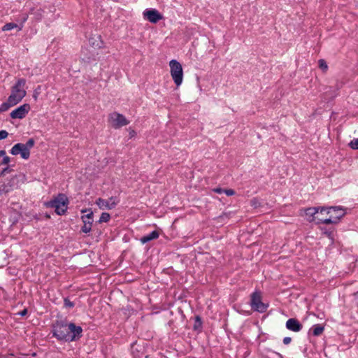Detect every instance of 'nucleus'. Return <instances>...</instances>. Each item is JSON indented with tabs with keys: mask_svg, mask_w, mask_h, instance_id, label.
<instances>
[{
	"mask_svg": "<svg viewBox=\"0 0 358 358\" xmlns=\"http://www.w3.org/2000/svg\"><path fill=\"white\" fill-rule=\"evenodd\" d=\"M213 191L214 192H216V193H218V194H222V193H224V189H222V188H215L213 189Z\"/></svg>",
	"mask_w": 358,
	"mask_h": 358,
	"instance_id": "cd10ccee",
	"label": "nucleus"
},
{
	"mask_svg": "<svg viewBox=\"0 0 358 358\" xmlns=\"http://www.w3.org/2000/svg\"><path fill=\"white\" fill-rule=\"evenodd\" d=\"M34 98L35 99H37V94H34Z\"/></svg>",
	"mask_w": 358,
	"mask_h": 358,
	"instance_id": "473e14b6",
	"label": "nucleus"
},
{
	"mask_svg": "<svg viewBox=\"0 0 358 358\" xmlns=\"http://www.w3.org/2000/svg\"><path fill=\"white\" fill-rule=\"evenodd\" d=\"M26 313H27V310H22V311L20 313V315L23 316V315H26Z\"/></svg>",
	"mask_w": 358,
	"mask_h": 358,
	"instance_id": "7c9ffc66",
	"label": "nucleus"
},
{
	"mask_svg": "<svg viewBox=\"0 0 358 358\" xmlns=\"http://www.w3.org/2000/svg\"><path fill=\"white\" fill-rule=\"evenodd\" d=\"M252 205H253V206H255V205H256V203H255V200H252Z\"/></svg>",
	"mask_w": 358,
	"mask_h": 358,
	"instance_id": "72a5a7b5",
	"label": "nucleus"
},
{
	"mask_svg": "<svg viewBox=\"0 0 358 358\" xmlns=\"http://www.w3.org/2000/svg\"><path fill=\"white\" fill-rule=\"evenodd\" d=\"M30 106L28 103H24L13 110L10 116L13 119H22L24 118L30 110Z\"/></svg>",
	"mask_w": 358,
	"mask_h": 358,
	"instance_id": "f8f14e48",
	"label": "nucleus"
},
{
	"mask_svg": "<svg viewBox=\"0 0 358 358\" xmlns=\"http://www.w3.org/2000/svg\"><path fill=\"white\" fill-rule=\"evenodd\" d=\"M82 213L88 212L87 215L82 216V220L83 222V226L82 227V231L87 234L91 231L92 224L93 212L90 209L82 210Z\"/></svg>",
	"mask_w": 358,
	"mask_h": 358,
	"instance_id": "9b49d317",
	"label": "nucleus"
},
{
	"mask_svg": "<svg viewBox=\"0 0 358 358\" xmlns=\"http://www.w3.org/2000/svg\"><path fill=\"white\" fill-rule=\"evenodd\" d=\"M10 162V157L8 156H4L1 164L6 165Z\"/></svg>",
	"mask_w": 358,
	"mask_h": 358,
	"instance_id": "393cba45",
	"label": "nucleus"
},
{
	"mask_svg": "<svg viewBox=\"0 0 358 358\" xmlns=\"http://www.w3.org/2000/svg\"><path fill=\"white\" fill-rule=\"evenodd\" d=\"M143 15L144 18L151 23H157L163 19V15L155 8L145 9Z\"/></svg>",
	"mask_w": 358,
	"mask_h": 358,
	"instance_id": "9d476101",
	"label": "nucleus"
},
{
	"mask_svg": "<svg viewBox=\"0 0 358 358\" xmlns=\"http://www.w3.org/2000/svg\"><path fill=\"white\" fill-rule=\"evenodd\" d=\"M27 94L26 80L19 78L10 88V94L6 102L0 105V111H6L19 103Z\"/></svg>",
	"mask_w": 358,
	"mask_h": 358,
	"instance_id": "f03ea898",
	"label": "nucleus"
},
{
	"mask_svg": "<svg viewBox=\"0 0 358 358\" xmlns=\"http://www.w3.org/2000/svg\"><path fill=\"white\" fill-rule=\"evenodd\" d=\"M250 306L254 310L259 313L265 312L268 308V305L262 301L261 294L259 292L252 294Z\"/></svg>",
	"mask_w": 358,
	"mask_h": 358,
	"instance_id": "0eeeda50",
	"label": "nucleus"
},
{
	"mask_svg": "<svg viewBox=\"0 0 358 358\" xmlns=\"http://www.w3.org/2000/svg\"><path fill=\"white\" fill-rule=\"evenodd\" d=\"M8 133L6 130L0 131V140L7 138Z\"/></svg>",
	"mask_w": 358,
	"mask_h": 358,
	"instance_id": "5701e85b",
	"label": "nucleus"
},
{
	"mask_svg": "<svg viewBox=\"0 0 358 358\" xmlns=\"http://www.w3.org/2000/svg\"><path fill=\"white\" fill-rule=\"evenodd\" d=\"M291 341H292V338L290 337H285L283 338V343L285 345H288L290 343Z\"/></svg>",
	"mask_w": 358,
	"mask_h": 358,
	"instance_id": "bb28decb",
	"label": "nucleus"
},
{
	"mask_svg": "<svg viewBox=\"0 0 358 358\" xmlns=\"http://www.w3.org/2000/svg\"><path fill=\"white\" fill-rule=\"evenodd\" d=\"M110 218V215L109 213H102L100 216L99 222H107L109 221Z\"/></svg>",
	"mask_w": 358,
	"mask_h": 358,
	"instance_id": "aec40b11",
	"label": "nucleus"
},
{
	"mask_svg": "<svg viewBox=\"0 0 358 358\" xmlns=\"http://www.w3.org/2000/svg\"><path fill=\"white\" fill-rule=\"evenodd\" d=\"M4 156H6V151L5 150H0V157H3V158L4 157Z\"/></svg>",
	"mask_w": 358,
	"mask_h": 358,
	"instance_id": "c756f323",
	"label": "nucleus"
},
{
	"mask_svg": "<svg viewBox=\"0 0 358 358\" xmlns=\"http://www.w3.org/2000/svg\"><path fill=\"white\" fill-rule=\"evenodd\" d=\"M64 304L66 306H68V307H73L74 306L73 303L70 301L68 299L64 300Z\"/></svg>",
	"mask_w": 358,
	"mask_h": 358,
	"instance_id": "a878e982",
	"label": "nucleus"
},
{
	"mask_svg": "<svg viewBox=\"0 0 358 358\" xmlns=\"http://www.w3.org/2000/svg\"><path fill=\"white\" fill-rule=\"evenodd\" d=\"M43 10L40 8H37L35 11L33 9H31L29 11V14H32L34 16V19L36 21H40L43 17Z\"/></svg>",
	"mask_w": 358,
	"mask_h": 358,
	"instance_id": "a211bd4d",
	"label": "nucleus"
},
{
	"mask_svg": "<svg viewBox=\"0 0 358 358\" xmlns=\"http://www.w3.org/2000/svg\"><path fill=\"white\" fill-rule=\"evenodd\" d=\"M349 145L352 149L357 150L358 149V138H355L352 141H351Z\"/></svg>",
	"mask_w": 358,
	"mask_h": 358,
	"instance_id": "4be33fe9",
	"label": "nucleus"
},
{
	"mask_svg": "<svg viewBox=\"0 0 358 358\" xmlns=\"http://www.w3.org/2000/svg\"><path fill=\"white\" fill-rule=\"evenodd\" d=\"M27 19H28V14L23 15L20 24H22V25H23L24 23L27 20Z\"/></svg>",
	"mask_w": 358,
	"mask_h": 358,
	"instance_id": "c85d7f7f",
	"label": "nucleus"
},
{
	"mask_svg": "<svg viewBox=\"0 0 358 358\" xmlns=\"http://www.w3.org/2000/svg\"><path fill=\"white\" fill-rule=\"evenodd\" d=\"M286 327L290 331L299 332L302 329V324L294 318H290L286 322Z\"/></svg>",
	"mask_w": 358,
	"mask_h": 358,
	"instance_id": "2eb2a0df",
	"label": "nucleus"
},
{
	"mask_svg": "<svg viewBox=\"0 0 358 358\" xmlns=\"http://www.w3.org/2000/svg\"><path fill=\"white\" fill-rule=\"evenodd\" d=\"M320 215L326 213L329 217H317V223L332 224L336 223L341 217L345 215V210L339 206L322 208Z\"/></svg>",
	"mask_w": 358,
	"mask_h": 358,
	"instance_id": "7ed1b4c3",
	"label": "nucleus"
},
{
	"mask_svg": "<svg viewBox=\"0 0 358 358\" xmlns=\"http://www.w3.org/2000/svg\"><path fill=\"white\" fill-rule=\"evenodd\" d=\"M159 236V232L157 231H153L150 234L141 238L140 241L143 244H145L149 241L158 238Z\"/></svg>",
	"mask_w": 358,
	"mask_h": 358,
	"instance_id": "dca6fc26",
	"label": "nucleus"
},
{
	"mask_svg": "<svg viewBox=\"0 0 358 358\" xmlns=\"http://www.w3.org/2000/svg\"><path fill=\"white\" fill-rule=\"evenodd\" d=\"M13 29H17L18 31H21L22 29V24H18L14 22H8L2 27L1 30L3 31H6Z\"/></svg>",
	"mask_w": 358,
	"mask_h": 358,
	"instance_id": "f3484780",
	"label": "nucleus"
},
{
	"mask_svg": "<svg viewBox=\"0 0 358 358\" xmlns=\"http://www.w3.org/2000/svg\"><path fill=\"white\" fill-rule=\"evenodd\" d=\"M170 73L176 86L179 87L183 80V71L182 65L176 59L169 62Z\"/></svg>",
	"mask_w": 358,
	"mask_h": 358,
	"instance_id": "423d86ee",
	"label": "nucleus"
},
{
	"mask_svg": "<svg viewBox=\"0 0 358 358\" xmlns=\"http://www.w3.org/2000/svg\"><path fill=\"white\" fill-rule=\"evenodd\" d=\"M82 328L73 323L57 322L53 326V336L58 340L73 341L81 336Z\"/></svg>",
	"mask_w": 358,
	"mask_h": 358,
	"instance_id": "f257e3e1",
	"label": "nucleus"
},
{
	"mask_svg": "<svg viewBox=\"0 0 358 358\" xmlns=\"http://www.w3.org/2000/svg\"><path fill=\"white\" fill-rule=\"evenodd\" d=\"M320 217H329V215H327L326 213L323 214L322 215L320 214Z\"/></svg>",
	"mask_w": 358,
	"mask_h": 358,
	"instance_id": "2f4dec72",
	"label": "nucleus"
},
{
	"mask_svg": "<svg viewBox=\"0 0 358 358\" xmlns=\"http://www.w3.org/2000/svg\"><path fill=\"white\" fill-rule=\"evenodd\" d=\"M108 122L115 129L120 128L129 124V121L122 114L114 112L109 115Z\"/></svg>",
	"mask_w": 358,
	"mask_h": 358,
	"instance_id": "6e6552de",
	"label": "nucleus"
},
{
	"mask_svg": "<svg viewBox=\"0 0 358 358\" xmlns=\"http://www.w3.org/2000/svg\"><path fill=\"white\" fill-rule=\"evenodd\" d=\"M224 193L225 194H227V196H232V195L235 194L234 190H233L231 189H224Z\"/></svg>",
	"mask_w": 358,
	"mask_h": 358,
	"instance_id": "b1692460",
	"label": "nucleus"
},
{
	"mask_svg": "<svg viewBox=\"0 0 358 358\" xmlns=\"http://www.w3.org/2000/svg\"><path fill=\"white\" fill-rule=\"evenodd\" d=\"M34 145V141L30 138L26 143H17L13 146L10 150V153L13 155H20L21 157L24 159H29L30 156V149Z\"/></svg>",
	"mask_w": 358,
	"mask_h": 358,
	"instance_id": "39448f33",
	"label": "nucleus"
},
{
	"mask_svg": "<svg viewBox=\"0 0 358 358\" xmlns=\"http://www.w3.org/2000/svg\"><path fill=\"white\" fill-rule=\"evenodd\" d=\"M118 203L119 199L115 196H111L108 199L99 198L95 201L101 210H111L115 208Z\"/></svg>",
	"mask_w": 358,
	"mask_h": 358,
	"instance_id": "1a4fd4ad",
	"label": "nucleus"
},
{
	"mask_svg": "<svg viewBox=\"0 0 358 358\" xmlns=\"http://www.w3.org/2000/svg\"><path fill=\"white\" fill-rule=\"evenodd\" d=\"M18 178L17 176L12 177L7 182H4L0 186V195L1 194H6L17 187Z\"/></svg>",
	"mask_w": 358,
	"mask_h": 358,
	"instance_id": "ddd939ff",
	"label": "nucleus"
},
{
	"mask_svg": "<svg viewBox=\"0 0 358 358\" xmlns=\"http://www.w3.org/2000/svg\"><path fill=\"white\" fill-rule=\"evenodd\" d=\"M69 200L67 196L64 194H59L52 201L48 202L46 206L50 208H55V211L57 215H64L68 208Z\"/></svg>",
	"mask_w": 358,
	"mask_h": 358,
	"instance_id": "20e7f679",
	"label": "nucleus"
},
{
	"mask_svg": "<svg viewBox=\"0 0 358 358\" xmlns=\"http://www.w3.org/2000/svg\"><path fill=\"white\" fill-rule=\"evenodd\" d=\"M324 327L320 324L314 325L312 328L313 334L315 336H320L324 331Z\"/></svg>",
	"mask_w": 358,
	"mask_h": 358,
	"instance_id": "6ab92c4d",
	"label": "nucleus"
},
{
	"mask_svg": "<svg viewBox=\"0 0 358 358\" xmlns=\"http://www.w3.org/2000/svg\"><path fill=\"white\" fill-rule=\"evenodd\" d=\"M318 64H319V66H320V68L322 71H326L327 70V69H328V66H327V64L326 62H325L324 59H320V60L318 61Z\"/></svg>",
	"mask_w": 358,
	"mask_h": 358,
	"instance_id": "412c9836",
	"label": "nucleus"
},
{
	"mask_svg": "<svg viewBox=\"0 0 358 358\" xmlns=\"http://www.w3.org/2000/svg\"><path fill=\"white\" fill-rule=\"evenodd\" d=\"M322 208V207H313L306 208L305 210V215L306 217L307 220L309 222H317V217L320 216V211Z\"/></svg>",
	"mask_w": 358,
	"mask_h": 358,
	"instance_id": "4468645a",
	"label": "nucleus"
}]
</instances>
